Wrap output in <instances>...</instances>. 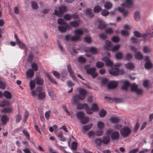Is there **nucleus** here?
Here are the masks:
<instances>
[{"label":"nucleus","mask_w":153,"mask_h":153,"mask_svg":"<svg viewBox=\"0 0 153 153\" xmlns=\"http://www.w3.org/2000/svg\"><path fill=\"white\" fill-rule=\"evenodd\" d=\"M14 37L16 39V42L17 44H18L19 47L22 49L25 50H27V48L25 45L23 43L21 42L17 36L16 34H15Z\"/></svg>","instance_id":"obj_10"},{"label":"nucleus","mask_w":153,"mask_h":153,"mask_svg":"<svg viewBox=\"0 0 153 153\" xmlns=\"http://www.w3.org/2000/svg\"><path fill=\"white\" fill-rule=\"evenodd\" d=\"M131 91L135 92L138 95H140L143 93V90L140 88H138L137 85L134 83L131 85Z\"/></svg>","instance_id":"obj_7"},{"label":"nucleus","mask_w":153,"mask_h":153,"mask_svg":"<svg viewBox=\"0 0 153 153\" xmlns=\"http://www.w3.org/2000/svg\"><path fill=\"white\" fill-rule=\"evenodd\" d=\"M34 71L31 69H29L26 72V75L27 78H31L34 75Z\"/></svg>","instance_id":"obj_22"},{"label":"nucleus","mask_w":153,"mask_h":153,"mask_svg":"<svg viewBox=\"0 0 153 153\" xmlns=\"http://www.w3.org/2000/svg\"><path fill=\"white\" fill-rule=\"evenodd\" d=\"M77 108L79 110H81L84 108L85 110L87 113H91V112H89L88 111V105L86 103L82 104L79 103L77 105Z\"/></svg>","instance_id":"obj_11"},{"label":"nucleus","mask_w":153,"mask_h":153,"mask_svg":"<svg viewBox=\"0 0 153 153\" xmlns=\"http://www.w3.org/2000/svg\"><path fill=\"white\" fill-rule=\"evenodd\" d=\"M29 85L30 90H32L36 86L35 80H30L29 83Z\"/></svg>","instance_id":"obj_35"},{"label":"nucleus","mask_w":153,"mask_h":153,"mask_svg":"<svg viewBox=\"0 0 153 153\" xmlns=\"http://www.w3.org/2000/svg\"><path fill=\"white\" fill-rule=\"evenodd\" d=\"M95 143L97 146H99L102 143V140L100 138H98L95 140Z\"/></svg>","instance_id":"obj_50"},{"label":"nucleus","mask_w":153,"mask_h":153,"mask_svg":"<svg viewBox=\"0 0 153 153\" xmlns=\"http://www.w3.org/2000/svg\"><path fill=\"white\" fill-rule=\"evenodd\" d=\"M45 97V94L44 92L39 93L37 95L38 98L39 100H42Z\"/></svg>","instance_id":"obj_30"},{"label":"nucleus","mask_w":153,"mask_h":153,"mask_svg":"<svg viewBox=\"0 0 153 153\" xmlns=\"http://www.w3.org/2000/svg\"><path fill=\"white\" fill-rule=\"evenodd\" d=\"M131 40L133 43H137L140 42L142 41V39L132 37L131 38Z\"/></svg>","instance_id":"obj_33"},{"label":"nucleus","mask_w":153,"mask_h":153,"mask_svg":"<svg viewBox=\"0 0 153 153\" xmlns=\"http://www.w3.org/2000/svg\"><path fill=\"white\" fill-rule=\"evenodd\" d=\"M9 120V118L7 116L4 115L1 118V120L3 125H5Z\"/></svg>","instance_id":"obj_23"},{"label":"nucleus","mask_w":153,"mask_h":153,"mask_svg":"<svg viewBox=\"0 0 153 153\" xmlns=\"http://www.w3.org/2000/svg\"><path fill=\"white\" fill-rule=\"evenodd\" d=\"M80 120L81 123L82 124H85L87 123L88 122L89 119L88 117H84Z\"/></svg>","instance_id":"obj_47"},{"label":"nucleus","mask_w":153,"mask_h":153,"mask_svg":"<svg viewBox=\"0 0 153 153\" xmlns=\"http://www.w3.org/2000/svg\"><path fill=\"white\" fill-rule=\"evenodd\" d=\"M111 40L114 42H118L119 41L120 39L117 36H114L112 38Z\"/></svg>","instance_id":"obj_55"},{"label":"nucleus","mask_w":153,"mask_h":153,"mask_svg":"<svg viewBox=\"0 0 153 153\" xmlns=\"http://www.w3.org/2000/svg\"><path fill=\"white\" fill-rule=\"evenodd\" d=\"M115 57L117 59H121L123 57V54L122 52H119L116 53Z\"/></svg>","instance_id":"obj_38"},{"label":"nucleus","mask_w":153,"mask_h":153,"mask_svg":"<svg viewBox=\"0 0 153 153\" xmlns=\"http://www.w3.org/2000/svg\"><path fill=\"white\" fill-rule=\"evenodd\" d=\"M53 74L54 76L56 78L59 79L60 77V74L56 71H53Z\"/></svg>","instance_id":"obj_61"},{"label":"nucleus","mask_w":153,"mask_h":153,"mask_svg":"<svg viewBox=\"0 0 153 153\" xmlns=\"http://www.w3.org/2000/svg\"><path fill=\"white\" fill-rule=\"evenodd\" d=\"M121 33L123 36H128L129 35V32L126 30H123L121 31Z\"/></svg>","instance_id":"obj_59"},{"label":"nucleus","mask_w":153,"mask_h":153,"mask_svg":"<svg viewBox=\"0 0 153 153\" xmlns=\"http://www.w3.org/2000/svg\"><path fill=\"white\" fill-rule=\"evenodd\" d=\"M3 94L5 98L7 99H11L12 97V96L11 93L8 91H4Z\"/></svg>","instance_id":"obj_25"},{"label":"nucleus","mask_w":153,"mask_h":153,"mask_svg":"<svg viewBox=\"0 0 153 153\" xmlns=\"http://www.w3.org/2000/svg\"><path fill=\"white\" fill-rule=\"evenodd\" d=\"M106 111L103 109H102L99 112V115L101 117H104L106 115Z\"/></svg>","instance_id":"obj_44"},{"label":"nucleus","mask_w":153,"mask_h":153,"mask_svg":"<svg viewBox=\"0 0 153 153\" xmlns=\"http://www.w3.org/2000/svg\"><path fill=\"white\" fill-rule=\"evenodd\" d=\"M68 70L70 76H71L73 79L74 80H75L76 78L70 66L69 65H68Z\"/></svg>","instance_id":"obj_26"},{"label":"nucleus","mask_w":153,"mask_h":153,"mask_svg":"<svg viewBox=\"0 0 153 153\" xmlns=\"http://www.w3.org/2000/svg\"><path fill=\"white\" fill-rule=\"evenodd\" d=\"M105 45L104 46V48L105 49H108L109 48L111 47L112 45L111 42L108 40H106L105 41Z\"/></svg>","instance_id":"obj_31"},{"label":"nucleus","mask_w":153,"mask_h":153,"mask_svg":"<svg viewBox=\"0 0 153 153\" xmlns=\"http://www.w3.org/2000/svg\"><path fill=\"white\" fill-rule=\"evenodd\" d=\"M66 7L62 6L59 8V10H55L54 14L58 17H61L62 16L64 13L66 11Z\"/></svg>","instance_id":"obj_8"},{"label":"nucleus","mask_w":153,"mask_h":153,"mask_svg":"<svg viewBox=\"0 0 153 153\" xmlns=\"http://www.w3.org/2000/svg\"><path fill=\"white\" fill-rule=\"evenodd\" d=\"M134 56L135 59L137 60H141L143 58V56L140 51H135L134 54Z\"/></svg>","instance_id":"obj_18"},{"label":"nucleus","mask_w":153,"mask_h":153,"mask_svg":"<svg viewBox=\"0 0 153 153\" xmlns=\"http://www.w3.org/2000/svg\"><path fill=\"white\" fill-rule=\"evenodd\" d=\"M92 124H90L88 125L82 127V132L84 133L86 131L89 130L92 126Z\"/></svg>","instance_id":"obj_29"},{"label":"nucleus","mask_w":153,"mask_h":153,"mask_svg":"<svg viewBox=\"0 0 153 153\" xmlns=\"http://www.w3.org/2000/svg\"><path fill=\"white\" fill-rule=\"evenodd\" d=\"M126 69L130 70H133L135 68V65L132 63L129 62L125 65Z\"/></svg>","instance_id":"obj_21"},{"label":"nucleus","mask_w":153,"mask_h":153,"mask_svg":"<svg viewBox=\"0 0 153 153\" xmlns=\"http://www.w3.org/2000/svg\"><path fill=\"white\" fill-rule=\"evenodd\" d=\"M99 23V28L101 29H104L106 26V25L103 20L100 21Z\"/></svg>","instance_id":"obj_32"},{"label":"nucleus","mask_w":153,"mask_h":153,"mask_svg":"<svg viewBox=\"0 0 153 153\" xmlns=\"http://www.w3.org/2000/svg\"><path fill=\"white\" fill-rule=\"evenodd\" d=\"M88 111L89 112H91V113H87L88 114H92L93 112L97 111L99 110L98 106L96 103L93 104L91 106V109L88 106Z\"/></svg>","instance_id":"obj_13"},{"label":"nucleus","mask_w":153,"mask_h":153,"mask_svg":"<svg viewBox=\"0 0 153 153\" xmlns=\"http://www.w3.org/2000/svg\"><path fill=\"white\" fill-rule=\"evenodd\" d=\"M77 117L81 120L84 117V113L82 111H79L76 114Z\"/></svg>","instance_id":"obj_46"},{"label":"nucleus","mask_w":153,"mask_h":153,"mask_svg":"<svg viewBox=\"0 0 153 153\" xmlns=\"http://www.w3.org/2000/svg\"><path fill=\"white\" fill-rule=\"evenodd\" d=\"M143 84L145 87L148 88L150 86L151 83L149 80H145L143 82Z\"/></svg>","instance_id":"obj_42"},{"label":"nucleus","mask_w":153,"mask_h":153,"mask_svg":"<svg viewBox=\"0 0 153 153\" xmlns=\"http://www.w3.org/2000/svg\"><path fill=\"white\" fill-rule=\"evenodd\" d=\"M118 82L117 81H112L110 82L108 85V88L109 89L114 88L117 86Z\"/></svg>","instance_id":"obj_17"},{"label":"nucleus","mask_w":153,"mask_h":153,"mask_svg":"<svg viewBox=\"0 0 153 153\" xmlns=\"http://www.w3.org/2000/svg\"><path fill=\"white\" fill-rule=\"evenodd\" d=\"M103 133V130H98L95 132V134L97 136H102Z\"/></svg>","instance_id":"obj_54"},{"label":"nucleus","mask_w":153,"mask_h":153,"mask_svg":"<svg viewBox=\"0 0 153 153\" xmlns=\"http://www.w3.org/2000/svg\"><path fill=\"white\" fill-rule=\"evenodd\" d=\"M31 67L33 71H37L38 69L37 64L35 62H33L31 65Z\"/></svg>","instance_id":"obj_41"},{"label":"nucleus","mask_w":153,"mask_h":153,"mask_svg":"<svg viewBox=\"0 0 153 153\" xmlns=\"http://www.w3.org/2000/svg\"><path fill=\"white\" fill-rule=\"evenodd\" d=\"M67 21V15L66 14L64 17V19L59 18L58 20V23L60 25H64L66 23Z\"/></svg>","instance_id":"obj_19"},{"label":"nucleus","mask_w":153,"mask_h":153,"mask_svg":"<svg viewBox=\"0 0 153 153\" xmlns=\"http://www.w3.org/2000/svg\"><path fill=\"white\" fill-rule=\"evenodd\" d=\"M111 138L112 140H117L120 137L119 132L117 131H114L111 134Z\"/></svg>","instance_id":"obj_15"},{"label":"nucleus","mask_w":153,"mask_h":153,"mask_svg":"<svg viewBox=\"0 0 153 153\" xmlns=\"http://www.w3.org/2000/svg\"><path fill=\"white\" fill-rule=\"evenodd\" d=\"M84 41L88 43H90L91 42L92 39L91 37L89 36H86L84 38Z\"/></svg>","instance_id":"obj_52"},{"label":"nucleus","mask_w":153,"mask_h":153,"mask_svg":"<svg viewBox=\"0 0 153 153\" xmlns=\"http://www.w3.org/2000/svg\"><path fill=\"white\" fill-rule=\"evenodd\" d=\"M78 60L81 63H84L86 62L85 59L82 56H80L78 58Z\"/></svg>","instance_id":"obj_64"},{"label":"nucleus","mask_w":153,"mask_h":153,"mask_svg":"<svg viewBox=\"0 0 153 153\" xmlns=\"http://www.w3.org/2000/svg\"><path fill=\"white\" fill-rule=\"evenodd\" d=\"M124 73L123 70H120L118 68H112L109 71V74L114 76H116L119 74H123Z\"/></svg>","instance_id":"obj_6"},{"label":"nucleus","mask_w":153,"mask_h":153,"mask_svg":"<svg viewBox=\"0 0 153 153\" xmlns=\"http://www.w3.org/2000/svg\"><path fill=\"white\" fill-rule=\"evenodd\" d=\"M110 121L112 123H117L119 121V120L117 117H111L110 119Z\"/></svg>","instance_id":"obj_48"},{"label":"nucleus","mask_w":153,"mask_h":153,"mask_svg":"<svg viewBox=\"0 0 153 153\" xmlns=\"http://www.w3.org/2000/svg\"><path fill=\"white\" fill-rule=\"evenodd\" d=\"M112 6V4L110 2L108 1L105 3L104 5L105 7L108 9H110Z\"/></svg>","instance_id":"obj_45"},{"label":"nucleus","mask_w":153,"mask_h":153,"mask_svg":"<svg viewBox=\"0 0 153 153\" xmlns=\"http://www.w3.org/2000/svg\"><path fill=\"white\" fill-rule=\"evenodd\" d=\"M35 81L36 84L39 85H42L44 83V80L40 77L37 76L35 79Z\"/></svg>","instance_id":"obj_20"},{"label":"nucleus","mask_w":153,"mask_h":153,"mask_svg":"<svg viewBox=\"0 0 153 153\" xmlns=\"http://www.w3.org/2000/svg\"><path fill=\"white\" fill-rule=\"evenodd\" d=\"M96 66L98 68H100L103 67L104 65V63L101 62H98L96 63Z\"/></svg>","instance_id":"obj_63"},{"label":"nucleus","mask_w":153,"mask_h":153,"mask_svg":"<svg viewBox=\"0 0 153 153\" xmlns=\"http://www.w3.org/2000/svg\"><path fill=\"white\" fill-rule=\"evenodd\" d=\"M66 70H63L61 73V75L62 76L61 80L63 81H64L65 79L66 76Z\"/></svg>","instance_id":"obj_43"},{"label":"nucleus","mask_w":153,"mask_h":153,"mask_svg":"<svg viewBox=\"0 0 153 153\" xmlns=\"http://www.w3.org/2000/svg\"><path fill=\"white\" fill-rule=\"evenodd\" d=\"M105 32L106 33L111 34L113 33V30L111 28H108L106 29Z\"/></svg>","instance_id":"obj_62"},{"label":"nucleus","mask_w":153,"mask_h":153,"mask_svg":"<svg viewBox=\"0 0 153 153\" xmlns=\"http://www.w3.org/2000/svg\"><path fill=\"white\" fill-rule=\"evenodd\" d=\"M84 50L85 52H90L94 54L97 53L98 51L97 49L94 47L85 48Z\"/></svg>","instance_id":"obj_14"},{"label":"nucleus","mask_w":153,"mask_h":153,"mask_svg":"<svg viewBox=\"0 0 153 153\" xmlns=\"http://www.w3.org/2000/svg\"><path fill=\"white\" fill-rule=\"evenodd\" d=\"M105 55H107L108 57L104 56L102 58L101 60L105 62V65L107 66H112L113 65V62L112 61L109 59V58L111 57L110 53H106Z\"/></svg>","instance_id":"obj_4"},{"label":"nucleus","mask_w":153,"mask_h":153,"mask_svg":"<svg viewBox=\"0 0 153 153\" xmlns=\"http://www.w3.org/2000/svg\"><path fill=\"white\" fill-rule=\"evenodd\" d=\"M124 85L122 87V88L124 90H127L128 88L130 85L129 82L127 81H125L123 82Z\"/></svg>","instance_id":"obj_36"},{"label":"nucleus","mask_w":153,"mask_h":153,"mask_svg":"<svg viewBox=\"0 0 153 153\" xmlns=\"http://www.w3.org/2000/svg\"><path fill=\"white\" fill-rule=\"evenodd\" d=\"M1 112L4 113H10L13 112V108L11 106L8 107L4 108L1 110Z\"/></svg>","instance_id":"obj_16"},{"label":"nucleus","mask_w":153,"mask_h":153,"mask_svg":"<svg viewBox=\"0 0 153 153\" xmlns=\"http://www.w3.org/2000/svg\"><path fill=\"white\" fill-rule=\"evenodd\" d=\"M77 146V144L76 142H73L71 144V149L74 150H76Z\"/></svg>","instance_id":"obj_53"},{"label":"nucleus","mask_w":153,"mask_h":153,"mask_svg":"<svg viewBox=\"0 0 153 153\" xmlns=\"http://www.w3.org/2000/svg\"><path fill=\"white\" fill-rule=\"evenodd\" d=\"M133 2L132 0H126L125 2L123 4V6H125L128 7L132 6Z\"/></svg>","instance_id":"obj_24"},{"label":"nucleus","mask_w":153,"mask_h":153,"mask_svg":"<svg viewBox=\"0 0 153 153\" xmlns=\"http://www.w3.org/2000/svg\"><path fill=\"white\" fill-rule=\"evenodd\" d=\"M132 57V55L131 54L128 53L126 54L125 58V59L127 60H131Z\"/></svg>","instance_id":"obj_58"},{"label":"nucleus","mask_w":153,"mask_h":153,"mask_svg":"<svg viewBox=\"0 0 153 153\" xmlns=\"http://www.w3.org/2000/svg\"><path fill=\"white\" fill-rule=\"evenodd\" d=\"M111 129H108L106 131L105 136L103 137L102 140V143L104 144H108L110 141V136L112 132Z\"/></svg>","instance_id":"obj_2"},{"label":"nucleus","mask_w":153,"mask_h":153,"mask_svg":"<svg viewBox=\"0 0 153 153\" xmlns=\"http://www.w3.org/2000/svg\"><path fill=\"white\" fill-rule=\"evenodd\" d=\"M97 126L99 129L102 130L104 127V123L101 121H99L97 123Z\"/></svg>","instance_id":"obj_37"},{"label":"nucleus","mask_w":153,"mask_h":153,"mask_svg":"<svg viewBox=\"0 0 153 153\" xmlns=\"http://www.w3.org/2000/svg\"><path fill=\"white\" fill-rule=\"evenodd\" d=\"M131 132V128L130 127L125 126L123 127L120 131L122 136L126 137L128 136Z\"/></svg>","instance_id":"obj_5"},{"label":"nucleus","mask_w":153,"mask_h":153,"mask_svg":"<svg viewBox=\"0 0 153 153\" xmlns=\"http://www.w3.org/2000/svg\"><path fill=\"white\" fill-rule=\"evenodd\" d=\"M145 59L146 62L145 65V68L147 69H149L152 68L153 65L150 62L149 57L148 56H146Z\"/></svg>","instance_id":"obj_12"},{"label":"nucleus","mask_w":153,"mask_h":153,"mask_svg":"<svg viewBox=\"0 0 153 153\" xmlns=\"http://www.w3.org/2000/svg\"><path fill=\"white\" fill-rule=\"evenodd\" d=\"M77 90L79 92V95H76L73 98V100L75 104L78 103L79 100H84L85 98L86 95L87 93L85 90L81 88H79Z\"/></svg>","instance_id":"obj_1"},{"label":"nucleus","mask_w":153,"mask_h":153,"mask_svg":"<svg viewBox=\"0 0 153 153\" xmlns=\"http://www.w3.org/2000/svg\"><path fill=\"white\" fill-rule=\"evenodd\" d=\"M31 7L34 9H37L38 8V5L37 3L35 1H33L31 2Z\"/></svg>","instance_id":"obj_49"},{"label":"nucleus","mask_w":153,"mask_h":153,"mask_svg":"<svg viewBox=\"0 0 153 153\" xmlns=\"http://www.w3.org/2000/svg\"><path fill=\"white\" fill-rule=\"evenodd\" d=\"M102 8L99 6L97 5L94 8V11L95 13H98L101 10Z\"/></svg>","instance_id":"obj_57"},{"label":"nucleus","mask_w":153,"mask_h":153,"mask_svg":"<svg viewBox=\"0 0 153 153\" xmlns=\"http://www.w3.org/2000/svg\"><path fill=\"white\" fill-rule=\"evenodd\" d=\"M45 75L50 81L52 83L56 85L57 84V83L56 81L52 78L51 76L48 73H46L45 74Z\"/></svg>","instance_id":"obj_27"},{"label":"nucleus","mask_w":153,"mask_h":153,"mask_svg":"<svg viewBox=\"0 0 153 153\" xmlns=\"http://www.w3.org/2000/svg\"><path fill=\"white\" fill-rule=\"evenodd\" d=\"M92 10L89 8H88L86 9L85 12V14L86 15H88L91 18L93 17L94 15L93 13H92Z\"/></svg>","instance_id":"obj_34"},{"label":"nucleus","mask_w":153,"mask_h":153,"mask_svg":"<svg viewBox=\"0 0 153 153\" xmlns=\"http://www.w3.org/2000/svg\"><path fill=\"white\" fill-rule=\"evenodd\" d=\"M151 49L147 46H144L143 48V51L145 53H147L151 51Z\"/></svg>","instance_id":"obj_60"},{"label":"nucleus","mask_w":153,"mask_h":153,"mask_svg":"<svg viewBox=\"0 0 153 153\" xmlns=\"http://www.w3.org/2000/svg\"><path fill=\"white\" fill-rule=\"evenodd\" d=\"M78 17V15L76 14H74L72 15H71L68 14V20L72 18L76 19Z\"/></svg>","instance_id":"obj_56"},{"label":"nucleus","mask_w":153,"mask_h":153,"mask_svg":"<svg viewBox=\"0 0 153 153\" xmlns=\"http://www.w3.org/2000/svg\"><path fill=\"white\" fill-rule=\"evenodd\" d=\"M58 30L61 33H64L66 31L67 27L66 25H60L58 27Z\"/></svg>","instance_id":"obj_28"},{"label":"nucleus","mask_w":153,"mask_h":153,"mask_svg":"<svg viewBox=\"0 0 153 153\" xmlns=\"http://www.w3.org/2000/svg\"><path fill=\"white\" fill-rule=\"evenodd\" d=\"M134 19L136 21H138L140 18V13L139 12L136 11L134 13Z\"/></svg>","instance_id":"obj_40"},{"label":"nucleus","mask_w":153,"mask_h":153,"mask_svg":"<svg viewBox=\"0 0 153 153\" xmlns=\"http://www.w3.org/2000/svg\"><path fill=\"white\" fill-rule=\"evenodd\" d=\"M135 36L137 38L141 39V37L145 39L147 36H153L152 33L151 34L150 33H148L146 34H142L139 32L135 31L133 32Z\"/></svg>","instance_id":"obj_9"},{"label":"nucleus","mask_w":153,"mask_h":153,"mask_svg":"<svg viewBox=\"0 0 153 153\" xmlns=\"http://www.w3.org/2000/svg\"><path fill=\"white\" fill-rule=\"evenodd\" d=\"M121 46L119 44H117L111 48V51L112 52H115L118 51L120 48Z\"/></svg>","instance_id":"obj_39"},{"label":"nucleus","mask_w":153,"mask_h":153,"mask_svg":"<svg viewBox=\"0 0 153 153\" xmlns=\"http://www.w3.org/2000/svg\"><path fill=\"white\" fill-rule=\"evenodd\" d=\"M83 31L82 29H78L74 31L75 36L71 38V39L73 41H76L79 39L81 35L83 33Z\"/></svg>","instance_id":"obj_3"},{"label":"nucleus","mask_w":153,"mask_h":153,"mask_svg":"<svg viewBox=\"0 0 153 153\" xmlns=\"http://www.w3.org/2000/svg\"><path fill=\"white\" fill-rule=\"evenodd\" d=\"M96 69L95 68H92L87 70V72L88 74H91L95 71Z\"/></svg>","instance_id":"obj_51"}]
</instances>
